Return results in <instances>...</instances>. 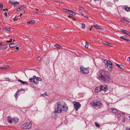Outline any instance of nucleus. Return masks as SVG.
I'll list each match as a JSON object with an SVG mask.
<instances>
[{"label":"nucleus","mask_w":130,"mask_h":130,"mask_svg":"<svg viewBox=\"0 0 130 130\" xmlns=\"http://www.w3.org/2000/svg\"><path fill=\"white\" fill-rule=\"evenodd\" d=\"M92 28V26H91V28L89 29L91 31V28Z\"/></svg>","instance_id":"obj_53"},{"label":"nucleus","mask_w":130,"mask_h":130,"mask_svg":"<svg viewBox=\"0 0 130 130\" xmlns=\"http://www.w3.org/2000/svg\"><path fill=\"white\" fill-rule=\"evenodd\" d=\"M104 44L110 46H112V44L107 42H105V43H104Z\"/></svg>","instance_id":"obj_25"},{"label":"nucleus","mask_w":130,"mask_h":130,"mask_svg":"<svg viewBox=\"0 0 130 130\" xmlns=\"http://www.w3.org/2000/svg\"><path fill=\"white\" fill-rule=\"evenodd\" d=\"M4 29L5 30H6L8 31H10V28H7L6 27H5L4 28Z\"/></svg>","instance_id":"obj_31"},{"label":"nucleus","mask_w":130,"mask_h":130,"mask_svg":"<svg viewBox=\"0 0 130 130\" xmlns=\"http://www.w3.org/2000/svg\"><path fill=\"white\" fill-rule=\"evenodd\" d=\"M3 7V6L2 5H0V10H1L2 9Z\"/></svg>","instance_id":"obj_41"},{"label":"nucleus","mask_w":130,"mask_h":130,"mask_svg":"<svg viewBox=\"0 0 130 130\" xmlns=\"http://www.w3.org/2000/svg\"><path fill=\"white\" fill-rule=\"evenodd\" d=\"M31 122H26L21 127L22 128L25 129H29L31 127Z\"/></svg>","instance_id":"obj_3"},{"label":"nucleus","mask_w":130,"mask_h":130,"mask_svg":"<svg viewBox=\"0 0 130 130\" xmlns=\"http://www.w3.org/2000/svg\"><path fill=\"white\" fill-rule=\"evenodd\" d=\"M34 82L36 84H38L39 83V81L37 80V79H36L33 80Z\"/></svg>","instance_id":"obj_23"},{"label":"nucleus","mask_w":130,"mask_h":130,"mask_svg":"<svg viewBox=\"0 0 130 130\" xmlns=\"http://www.w3.org/2000/svg\"><path fill=\"white\" fill-rule=\"evenodd\" d=\"M116 64L117 66L121 69H124L125 68V66L121 64H119L117 63H116Z\"/></svg>","instance_id":"obj_11"},{"label":"nucleus","mask_w":130,"mask_h":130,"mask_svg":"<svg viewBox=\"0 0 130 130\" xmlns=\"http://www.w3.org/2000/svg\"><path fill=\"white\" fill-rule=\"evenodd\" d=\"M68 11V13L69 14H70L73 15H74V14L75 13V12H74L73 11L71 10H69V11Z\"/></svg>","instance_id":"obj_20"},{"label":"nucleus","mask_w":130,"mask_h":130,"mask_svg":"<svg viewBox=\"0 0 130 130\" xmlns=\"http://www.w3.org/2000/svg\"><path fill=\"white\" fill-rule=\"evenodd\" d=\"M18 81L20 82L21 83L23 84H26V85H27L28 84L27 83V82H24L20 79H19L18 80Z\"/></svg>","instance_id":"obj_21"},{"label":"nucleus","mask_w":130,"mask_h":130,"mask_svg":"<svg viewBox=\"0 0 130 130\" xmlns=\"http://www.w3.org/2000/svg\"><path fill=\"white\" fill-rule=\"evenodd\" d=\"M17 46V44L15 43H12L10 44L9 46L10 48H12L13 47H16Z\"/></svg>","instance_id":"obj_9"},{"label":"nucleus","mask_w":130,"mask_h":130,"mask_svg":"<svg viewBox=\"0 0 130 130\" xmlns=\"http://www.w3.org/2000/svg\"><path fill=\"white\" fill-rule=\"evenodd\" d=\"M95 28L96 29H102V28H100V27L99 26H98L97 25H96V27H95Z\"/></svg>","instance_id":"obj_36"},{"label":"nucleus","mask_w":130,"mask_h":130,"mask_svg":"<svg viewBox=\"0 0 130 130\" xmlns=\"http://www.w3.org/2000/svg\"><path fill=\"white\" fill-rule=\"evenodd\" d=\"M79 9L80 10H81L84 9L82 7H80L79 8Z\"/></svg>","instance_id":"obj_42"},{"label":"nucleus","mask_w":130,"mask_h":130,"mask_svg":"<svg viewBox=\"0 0 130 130\" xmlns=\"http://www.w3.org/2000/svg\"><path fill=\"white\" fill-rule=\"evenodd\" d=\"M12 121L13 123H16L19 121V119L17 118H14L13 119Z\"/></svg>","instance_id":"obj_10"},{"label":"nucleus","mask_w":130,"mask_h":130,"mask_svg":"<svg viewBox=\"0 0 130 130\" xmlns=\"http://www.w3.org/2000/svg\"><path fill=\"white\" fill-rule=\"evenodd\" d=\"M112 65H110L109 66V67L108 68V69L109 71H111L112 69Z\"/></svg>","instance_id":"obj_30"},{"label":"nucleus","mask_w":130,"mask_h":130,"mask_svg":"<svg viewBox=\"0 0 130 130\" xmlns=\"http://www.w3.org/2000/svg\"><path fill=\"white\" fill-rule=\"evenodd\" d=\"M121 21L122 22H127V21L124 19H121Z\"/></svg>","instance_id":"obj_29"},{"label":"nucleus","mask_w":130,"mask_h":130,"mask_svg":"<svg viewBox=\"0 0 130 130\" xmlns=\"http://www.w3.org/2000/svg\"><path fill=\"white\" fill-rule=\"evenodd\" d=\"M36 10H38V9H36Z\"/></svg>","instance_id":"obj_59"},{"label":"nucleus","mask_w":130,"mask_h":130,"mask_svg":"<svg viewBox=\"0 0 130 130\" xmlns=\"http://www.w3.org/2000/svg\"><path fill=\"white\" fill-rule=\"evenodd\" d=\"M22 14H21V13L20 15V16L21 17V16H22Z\"/></svg>","instance_id":"obj_56"},{"label":"nucleus","mask_w":130,"mask_h":130,"mask_svg":"<svg viewBox=\"0 0 130 130\" xmlns=\"http://www.w3.org/2000/svg\"><path fill=\"white\" fill-rule=\"evenodd\" d=\"M4 15L5 17H6L7 15V13L6 12H5L4 13Z\"/></svg>","instance_id":"obj_44"},{"label":"nucleus","mask_w":130,"mask_h":130,"mask_svg":"<svg viewBox=\"0 0 130 130\" xmlns=\"http://www.w3.org/2000/svg\"><path fill=\"white\" fill-rule=\"evenodd\" d=\"M86 44L85 45V47L86 48H87L88 47V45H89V44H88V43L87 42H86Z\"/></svg>","instance_id":"obj_35"},{"label":"nucleus","mask_w":130,"mask_h":130,"mask_svg":"<svg viewBox=\"0 0 130 130\" xmlns=\"http://www.w3.org/2000/svg\"><path fill=\"white\" fill-rule=\"evenodd\" d=\"M34 80V78H30L29 79V80L30 82H32L33 81V80Z\"/></svg>","instance_id":"obj_37"},{"label":"nucleus","mask_w":130,"mask_h":130,"mask_svg":"<svg viewBox=\"0 0 130 130\" xmlns=\"http://www.w3.org/2000/svg\"><path fill=\"white\" fill-rule=\"evenodd\" d=\"M69 9H66L64 8L63 9V10L64 12H66L67 13H68V11H69Z\"/></svg>","instance_id":"obj_28"},{"label":"nucleus","mask_w":130,"mask_h":130,"mask_svg":"<svg viewBox=\"0 0 130 130\" xmlns=\"http://www.w3.org/2000/svg\"><path fill=\"white\" fill-rule=\"evenodd\" d=\"M46 95H47L46 92H45L44 94H41V96H45Z\"/></svg>","instance_id":"obj_34"},{"label":"nucleus","mask_w":130,"mask_h":130,"mask_svg":"<svg viewBox=\"0 0 130 130\" xmlns=\"http://www.w3.org/2000/svg\"><path fill=\"white\" fill-rule=\"evenodd\" d=\"M7 42V43H9V42H11V41H6Z\"/></svg>","instance_id":"obj_50"},{"label":"nucleus","mask_w":130,"mask_h":130,"mask_svg":"<svg viewBox=\"0 0 130 130\" xmlns=\"http://www.w3.org/2000/svg\"><path fill=\"white\" fill-rule=\"evenodd\" d=\"M91 104L93 106H98L101 105L102 104L100 102V101L99 102L97 100H93V102Z\"/></svg>","instance_id":"obj_5"},{"label":"nucleus","mask_w":130,"mask_h":130,"mask_svg":"<svg viewBox=\"0 0 130 130\" xmlns=\"http://www.w3.org/2000/svg\"><path fill=\"white\" fill-rule=\"evenodd\" d=\"M12 39H11L10 40H9V41H11V42L12 41Z\"/></svg>","instance_id":"obj_57"},{"label":"nucleus","mask_w":130,"mask_h":130,"mask_svg":"<svg viewBox=\"0 0 130 130\" xmlns=\"http://www.w3.org/2000/svg\"><path fill=\"white\" fill-rule=\"evenodd\" d=\"M128 58L129 60L130 61V57H128Z\"/></svg>","instance_id":"obj_58"},{"label":"nucleus","mask_w":130,"mask_h":130,"mask_svg":"<svg viewBox=\"0 0 130 130\" xmlns=\"http://www.w3.org/2000/svg\"><path fill=\"white\" fill-rule=\"evenodd\" d=\"M84 17H86L87 18H88V15H86V16H84Z\"/></svg>","instance_id":"obj_54"},{"label":"nucleus","mask_w":130,"mask_h":130,"mask_svg":"<svg viewBox=\"0 0 130 130\" xmlns=\"http://www.w3.org/2000/svg\"><path fill=\"white\" fill-rule=\"evenodd\" d=\"M73 104L74 107L76 111L78 110L80 107L81 105L78 102L74 101L73 102Z\"/></svg>","instance_id":"obj_4"},{"label":"nucleus","mask_w":130,"mask_h":130,"mask_svg":"<svg viewBox=\"0 0 130 130\" xmlns=\"http://www.w3.org/2000/svg\"><path fill=\"white\" fill-rule=\"evenodd\" d=\"M25 8V6H21V7L19 8H17V11H21V10H22V9H23L24 8Z\"/></svg>","instance_id":"obj_13"},{"label":"nucleus","mask_w":130,"mask_h":130,"mask_svg":"<svg viewBox=\"0 0 130 130\" xmlns=\"http://www.w3.org/2000/svg\"><path fill=\"white\" fill-rule=\"evenodd\" d=\"M122 121L123 122H124L125 121V118H123L122 119Z\"/></svg>","instance_id":"obj_46"},{"label":"nucleus","mask_w":130,"mask_h":130,"mask_svg":"<svg viewBox=\"0 0 130 130\" xmlns=\"http://www.w3.org/2000/svg\"><path fill=\"white\" fill-rule=\"evenodd\" d=\"M120 38L128 41H129V40L125 36H121Z\"/></svg>","instance_id":"obj_19"},{"label":"nucleus","mask_w":130,"mask_h":130,"mask_svg":"<svg viewBox=\"0 0 130 130\" xmlns=\"http://www.w3.org/2000/svg\"><path fill=\"white\" fill-rule=\"evenodd\" d=\"M9 67V66H7L3 67H1L0 68V69L3 70H5L6 69L8 68Z\"/></svg>","instance_id":"obj_18"},{"label":"nucleus","mask_w":130,"mask_h":130,"mask_svg":"<svg viewBox=\"0 0 130 130\" xmlns=\"http://www.w3.org/2000/svg\"><path fill=\"white\" fill-rule=\"evenodd\" d=\"M100 88L101 90L104 91L105 92L108 89L107 86L105 85H101L100 86Z\"/></svg>","instance_id":"obj_7"},{"label":"nucleus","mask_w":130,"mask_h":130,"mask_svg":"<svg viewBox=\"0 0 130 130\" xmlns=\"http://www.w3.org/2000/svg\"><path fill=\"white\" fill-rule=\"evenodd\" d=\"M12 1H10L9 2V3H11V4H14L15 5H18L19 4V2H12Z\"/></svg>","instance_id":"obj_12"},{"label":"nucleus","mask_w":130,"mask_h":130,"mask_svg":"<svg viewBox=\"0 0 130 130\" xmlns=\"http://www.w3.org/2000/svg\"><path fill=\"white\" fill-rule=\"evenodd\" d=\"M104 62L105 63V65H107V67H108V66L109 65H112V64L111 62L109 60H104Z\"/></svg>","instance_id":"obj_8"},{"label":"nucleus","mask_w":130,"mask_h":130,"mask_svg":"<svg viewBox=\"0 0 130 130\" xmlns=\"http://www.w3.org/2000/svg\"><path fill=\"white\" fill-rule=\"evenodd\" d=\"M95 126L96 127H100V125L99 124H98V123H96V122L95 123Z\"/></svg>","instance_id":"obj_38"},{"label":"nucleus","mask_w":130,"mask_h":130,"mask_svg":"<svg viewBox=\"0 0 130 130\" xmlns=\"http://www.w3.org/2000/svg\"><path fill=\"white\" fill-rule=\"evenodd\" d=\"M121 31L122 32L126 34H128L127 32H128V31L126 30L121 29Z\"/></svg>","instance_id":"obj_24"},{"label":"nucleus","mask_w":130,"mask_h":130,"mask_svg":"<svg viewBox=\"0 0 130 130\" xmlns=\"http://www.w3.org/2000/svg\"><path fill=\"white\" fill-rule=\"evenodd\" d=\"M101 91L100 87H97L95 88V91L96 92H98Z\"/></svg>","instance_id":"obj_16"},{"label":"nucleus","mask_w":130,"mask_h":130,"mask_svg":"<svg viewBox=\"0 0 130 130\" xmlns=\"http://www.w3.org/2000/svg\"><path fill=\"white\" fill-rule=\"evenodd\" d=\"M32 78H34V79H36V78H37V77H36V76L34 75L32 77Z\"/></svg>","instance_id":"obj_43"},{"label":"nucleus","mask_w":130,"mask_h":130,"mask_svg":"<svg viewBox=\"0 0 130 130\" xmlns=\"http://www.w3.org/2000/svg\"><path fill=\"white\" fill-rule=\"evenodd\" d=\"M37 13V14H38V12Z\"/></svg>","instance_id":"obj_62"},{"label":"nucleus","mask_w":130,"mask_h":130,"mask_svg":"<svg viewBox=\"0 0 130 130\" xmlns=\"http://www.w3.org/2000/svg\"><path fill=\"white\" fill-rule=\"evenodd\" d=\"M125 9L127 11H130V7L125 8Z\"/></svg>","instance_id":"obj_27"},{"label":"nucleus","mask_w":130,"mask_h":130,"mask_svg":"<svg viewBox=\"0 0 130 130\" xmlns=\"http://www.w3.org/2000/svg\"><path fill=\"white\" fill-rule=\"evenodd\" d=\"M1 28L0 27V31L1 30Z\"/></svg>","instance_id":"obj_60"},{"label":"nucleus","mask_w":130,"mask_h":130,"mask_svg":"<svg viewBox=\"0 0 130 130\" xmlns=\"http://www.w3.org/2000/svg\"><path fill=\"white\" fill-rule=\"evenodd\" d=\"M15 41V40H13V41Z\"/></svg>","instance_id":"obj_61"},{"label":"nucleus","mask_w":130,"mask_h":130,"mask_svg":"<svg viewBox=\"0 0 130 130\" xmlns=\"http://www.w3.org/2000/svg\"><path fill=\"white\" fill-rule=\"evenodd\" d=\"M54 46L57 48H60L61 47V46L60 45L58 44H55L54 45Z\"/></svg>","instance_id":"obj_26"},{"label":"nucleus","mask_w":130,"mask_h":130,"mask_svg":"<svg viewBox=\"0 0 130 130\" xmlns=\"http://www.w3.org/2000/svg\"><path fill=\"white\" fill-rule=\"evenodd\" d=\"M81 25H82V28H84L85 27V26L84 24H81Z\"/></svg>","instance_id":"obj_39"},{"label":"nucleus","mask_w":130,"mask_h":130,"mask_svg":"<svg viewBox=\"0 0 130 130\" xmlns=\"http://www.w3.org/2000/svg\"><path fill=\"white\" fill-rule=\"evenodd\" d=\"M55 112L59 113L62 111L66 112L68 110V107L66 105H62L60 102H57L55 105Z\"/></svg>","instance_id":"obj_2"},{"label":"nucleus","mask_w":130,"mask_h":130,"mask_svg":"<svg viewBox=\"0 0 130 130\" xmlns=\"http://www.w3.org/2000/svg\"><path fill=\"white\" fill-rule=\"evenodd\" d=\"M36 79H37V80L39 81H42V79L40 77H37V78H36Z\"/></svg>","instance_id":"obj_33"},{"label":"nucleus","mask_w":130,"mask_h":130,"mask_svg":"<svg viewBox=\"0 0 130 130\" xmlns=\"http://www.w3.org/2000/svg\"><path fill=\"white\" fill-rule=\"evenodd\" d=\"M80 72L84 74H88L89 72V70L83 67H80Z\"/></svg>","instance_id":"obj_6"},{"label":"nucleus","mask_w":130,"mask_h":130,"mask_svg":"<svg viewBox=\"0 0 130 130\" xmlns=\"http://www.w3.org/2000/svg\"><path fill=\"white\" fill-rule=\"evenodd\" d=\"M18 92H17L15 94L14 96L16 99L18 98Z\"/></svg>","instance_id":"obj_32"},{"label":"nucleus","mask_w":130,"mask_h":130,"mask_svg":"<svg viewBox=\"0 0 130 130\" xmlns=\"http://www.w3.org/2000/svg\"><path fill=\"white\" fill-rule=\"evenodd\" d=\"M80 13H81V15H82V16H84V14H83V13H81L80 12Z\"/></svg>","instance_id":"obj_52"},{"label":"nucleus","mask_w":130,"mask_h":130,"mask_svg":"<svg viewBox=\"0 0 130 130\" xmlns=\"http://www.w3.org/2000/svg\"><path fill=\"white\" fill-rule=\"evenodd\" d=\"M3 44V43L2 42H0V45H2V44Z\"/></svg>","instance_id":"obj_55"},{"label":"nucleus","mask_w":130,"mask_h":130,"mask_svg":"<svg viewBox=\"0 0 130 130\" xmlns=\"http://www.w3.org/2000/svg\"><path fill=\"white\" fill-rule=\"evenodd\" d=\"M12 119L11 118L10 116L7 117V120L8 122L9 123H11L12 122Z\"/></svg>","instance_id":"obj_15"},{"label":"nucleus","mask_w":130,"mask_h":130,"mask_svg":"<svg viewBox=\"0 0 130 130\" xmlns=\"http://www.w3.org/2000/svg\"><path fill=\"white\" fill-rule=\"evenodd\" d=\"M126 130H127V129H129V130H130V129H129L127 127H126Z\"/></svg>","instance_id":"obj_49"},{"label":"nucleus","mask_w":130,"mask_h":130,"mask_svg":"<svg viewBox=\"0 0 130 130\" xmlns=\"http://www.w3.org/2000/svg\"><path fill=\"white\" fill-rule=\"evenodd\" d=\"M3 10L4 11L6 10V11H7V10H8V9H7L6 8L5 9H3Z\"/></svg>","instance_id":"obj_51"},{"label":"nucleus","mask_w":130,"mask_h":130,"mask_svg":"<svg viewBox=\"0 0 130 130\" xmlns=\"http://www.w3.org/2000/svg\"><path fill=\"white\" fill-rule=\"evenodd\" d=\"M99 78L104 82H108L110 80V77L107 71L103 70L98 74Z\"/></svg>","instance_id":"obj_1"},{"label":"nucleus","mask_w":130,"mask_h":130,"mask_svg":"<svg viewBox=\"0 0 130 130\" xmlns=\"http://www.w3.org/2000/svg\"><path fill=\"white\" fill-rule=\"evenodd\" d=\"M7 48V46L6 45H2L0 46V49H6Z\"/></svg>","instance_id":"obj_17"},{"label":"nucleus","mask_w":130,"mask_h":130,"mask_svg":"<svg viewBox=\"0 0 130 130\" xmlns=\"http://www.w3.org/2000/svg\"><path fill=\"white\" fill-rule=\"evenodd\" d=\"M15 49H16V50H15V51H18V49H19V48L18 47H16Z\"/></svg>","instance_id":"obj_45"},{"label":"nucleus","mask_w":130,"mask_h":130,"mask_svg":"<svg viewBox=\"0 0 130 130\" xmlns=\"http://www.w3.org/2000/svg\"><path fill=\"white\" fill-rule=\"evenodd\" d=\"M41 59V58L40 57H39L37 58V60L38 61H40Z\"/></svg>","instance_id":"obj_40"},{"label":"nucleus","mask_w":130,"mask_h":130,"mask_svg":"<svg viewBox=\"0 0 130 130\" xmlns=\"http://www.w3.org/2000/svg\"><path fill=\"white\" fill-rule=\"evenodd\" d=\"M35 21L34 20H31L27 23V24L28 25H29L30 24H32L35 22Z\"/></svg>","instance_id":"obj_14"},{"label":"nucleus","mask_w":130,"mask_h":130,"mask_svg":"<svg viewBox=\"0 0 130 130\" xmlns=\"http://www.w3.org/2000/svg\"><path fill=\"white\" fill-rule=\"evenodd\" d=\"M96 25H92V27H95H95H96Z\"/></svg>","instance_id":"obj_47"},{"label":"nucleus","mask_w":130,"mask_h":130,"mask_svg":"<svg viewBox=\"0 0 130 130\" xmlns=\"http://www.w3.org/2000/svg\"><path fill=\"white\" fill-rule=\"evenodd\" d=\"M111 109L112 110V112L113 113H116L118 112L117 109H116L112 108Z\"/></svg>","instance_id":"obj_22"},{"label":"nucleus","mask_w":130,"mask_h":130,"mask_svg":"<svg viewBox=\"0 0 130 130\" xmlns=\"http://www.w3.org/2000/svg\"><path fill=\"white\" fill-rule=\"evenodd\" d=\"M129 117L130 118V117Z\"/></svg>","instance_id":"obj_63"},{"label":"nucleus","mask_w":130,"mask_h":130,"mask_svg":"<svg viewBox=\"0 0 130 130\" xmlns=\"http://www.w3.org/2000/svg\"><path fill=\"white\" fill-rule=\"evenodd\" d=\"M127 33L128 34H127V35L130 36V32L128 31V32H127Z\"/></svg>","instance_id":"obj_48"}]
</instances>
